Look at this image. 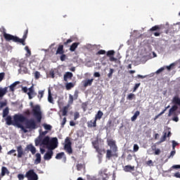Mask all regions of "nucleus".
I'll list each match as a JSON object with an SVG mask.
<instances>
[{
	"label": "nucleus",
	"instance_id": "obj_1",
	"mask_svg": "<svg viewBox=\"0 0 180 180\" xmlns=\"http://www.w3.org/2000/svg\"><path fill=\"white\" fill-rule=\"evenodd\" d=\"M33 116L35 117L36 120L33 119L27 120L25 121L26 129H30L31 130H36L39 129V125L37 123H41V110H40V105H37L34 108H32Z\"/></svg>",
	"mask_w": 180,
	"mask_h": 180
},
{
	"label": "nucleus",
	"instance_id": "obj_2",
	"mask_svg": "<svg viewBox=\"0 0 180 180\" xmlns=\"http://www.w3.org/2000/svg\"><path fill=\"white\" fill-rule=\"evenodd\" d=\"M27 33H29V28H27L26 30L24 32V34L22 38L20 39L19 37L13 36L11 34L4 32V37L6 41H13L14 43H20L22 46H26V39H27Z\"/></svg>",
	"mask_w": 180,
	"mask_h": 180
},
{
	"label": "nucleus",
	"instance_id": "obj_3",
	"mask_svg": "<svg viewBox=\"0 0 180 180\" xmlns=\"http://www.w3.org/2000/svg\"><path fill=\"white\" fill-rule=\"evenodd\" d=\"M16 150L18 152L17 158H22V157H25L26 154L25 151H27V153H29V151H30L32 155H34L37 151L36 147H34L32 143L27 145L25 150H23V147H22V145L16 146Z\"/></svg>",
	"mask_w": 180,
	"mask_h": 180
},
{
	"label": "nucleus",
	"instance_id": "obj_4",
	"mask_svg": "<svg viewBox=\"0 0 180 180\" xmlns=\"http://www.w3.org/2000/svg\"><path fill=\"white\" fill-rule=\"evenodd\" d=\"M41 144L46 146L48 150H56L58 147V139L56 137L50 139V136H46L42 139Z\"/></svg>",
	"mask_w": 180,
	"mask_h": 180
},
{
	"label": "nucleus",
	"instance_id": "obj_5",
	"mask_svg": "<svg viewBox=\"0 0 180 180\" xmlns=\"http://www.w3.org/2000/svg\"><path fill=\"white\" fill-rule=\"evenodd\" d=\"M13 119L17 127H18V129H22L24 131V133H27V131L26 129H25V127H23V125L20 124L25 123V122L27 120V118L22 114H15L13 115Z\"/></svg>",
	"mask_w": 180,
	"mask_h": 180
},
{
	"label": "nucleus",
	"instance_id": "obj_6",
	"mask_svg": "<svg viewBox=\"0 0 180 180\" xmlns=\"http://www.w3.org/2000/svg\"><path fill=\"white\" fill-rule=\"evenodd\" d=\"M172 103H174V105L169 109L168 117L172 116L174 115V112H176V110H178V105L180 106V98L179 96H174L172 99Z\"/></svg>",
	"mask_w": 180,
	"mask_h": 180
},
{
	"label": "nucleus",
	"instance_id": "obj_7",
	"mask_svg": "<svg viewBox=\"0 0 180 180\" xmlns=\"http://www.w3.org/2000/svg\"><path fill=\"white\" fill-rule=\"evenodd\" d=\"M162 29H164L163 25H155V26L152 27L150 29V31L155 32H153V34H154V36L155 37H158L159 36H161V34H162V31H161V30H162Z\"/></svg>",
	"mask_w": 180,
	"mask_h": 180
},
{
	"label": "nucleus",
	"instance_id": "obj_8",
	"mask_svg": "<svg viewBox=\"0 0 180 180\" xmlns=\"http://www.w3.org/2000/svg\"><path fill=\"white\" fill-rule=\"evenodd\" d=\"M119 157V155L117 153V150H112V149H108L106 150V155L105 158L106 160H112V158H117Z\"/></svg>",
	"mask_w": 180,
	"mask_h": 180
},
{
	"label": "nucleus",
	"instance_id": "obj_9",
	"mask_svg": "<svg viewBox=\"0 0 180 180\" xmlns=\"http://www.w3.org/2000/svg\"><path fill=\"white\" fill-rule=\"evenodd\" d=\"M72 143L70 140V137H66L65 139V146H64V150L69 154V155H71L72 154V148L71 147Z\"/></svg>",
	"mask_w": 180,
	"mask_h": 180
},
{
	"label": "nucleus",
	"instance_id": "obj_10",
	"mask_svg": "<svg viewBox=\"0 0 180 180\" xmlns=\"http://www.w3.org/2000/svg\"><path fill=\"white\" fill-rule=\"evenodd\" d=\"M25 177L27 178V180H38L39 176L37 174L34 172V170L30 169L28 172H26Z\"/></svg>",
	"mask_w": 180,
	"mask_h": 180
},
{
	"label": "nucleus",
	"instance_id": "obj_11",
	"mask_svg": "<svg viewBox=\"0 0 180 180\" xmlns=\"http://www.w3.org/2000/svg\"><path fill=\"white\" fill-rule=\"evenodd\" d=\"M107 144L110 147V150H117V145H116V141L113 139L108 138Z\"/></svg>",
	"mask_w": 180,
	"mask_h": 180
},
{
	"label": "nucleus",
	"instance_id": "obj_12",
	"mask_svg": "<svg viewBox=\"0 0 180 180\" xmlns=\"http://www.w3.org/2000/svg\"><path fill=\"white\" fill-rule=\"evenodd\" d=\"M28 91H29V92H27V94L28 95L29 99H33V98H34V96H36L37 95V93H36V91H34V87H33V86L30 87L28 89Z\"/></svg>",
	"mask_w": 180,
	"mask_h": 180
},
{
	"label": "nucleus",
	"instance_id": "obj_13",
	"mask_svg": "<svg viewBox=\"0 0 180 180\" xmlns=\"http://www.w3.org/2000/svg\"><path fill=\"white\" fill-rule=\"evenodd\" d=\"M107 57L110 58V61H117V59L116 58H115V51L113 50H110L108 51L106 53Z\"/></svg>",
	"mask_w": 180,
	"mask_h": 180
},
{
	"label": "nucleus",
	"instance_id": "obj_14",
	"mask_svg": "<svg viewBox=\"0 0 180 180\" xmlns=\"http://www.w3.org/2000/svg\"><path fill=\"white\" fill-rule=\"evenodd\" d=\"M53 150H48L44 155V160L45 161H50L51 158H53Z\"/></svg>",
	"mask_w": 180,
	"mask_h": 180
},
{
	"label": "nucleus",
	"instance_id": "obj_15",
	"mask_svg": "<svg viewBox=\"0 0 180 180\" xmlns=\"http://www.w3.org/2000/svg\"><path fill=\"white\" fill-rule=\"evenodd\" d=\"M19 84H20V82L17 81L11 84L9 86H7L8 88H9V92H12L13 94V92H15V90L16 89V86L19 85Z\"/></svg>",
	"mask_w": 180,
	"mask_h": 180
},
{
	"label": "nucleus",
	"instance_id": "obj_16",
	"mask_svg": "<svg viewBox=\"0 0 180 180\" xmlns=\"http://www.w3.org/2000/svg\"><path fill=\"white\" fill-rule=\"evenodd\" d=\"M11 172L8 169V168L5 166H3L1 167V172L0 174V178H3V176H5L6 175H9Z\"/></svg>",
	"mask_w": 180,
	"mask_h": 180
},
{
	"label": "nucleus",
	"instance_id": "obj_17",
	"mask_svg": "<svg viewBox=\"0 0 180 180\" xmlns=\"http://www.w3.org/2000/svg\"><path fill=\"white\" fill-rule=\"evenodd\" d=\"M6 123L8 126H11V124L13 126H16L15 122V120H13V121L12 120V117L11 115H8V116L6 117Z\"/></svg>",
	"mask_w": 180,
	"mask_h": 180
},
{
	"label": "nucleus",
	"instance_id": "obj_18",
	"mask_svg": "<svg viewBox=\"0 0 180 180\" xmlns=\"http://www.w3.org/2000/svg\"><path fill=\"white\" fill-rule=\"evenodd\" d=\"M73 76H74V75H72V72H67L63 75V79H64V81H65V82H67V81H68V79H72Z\"/></svg>",
	"mask_w": 180,
	"mask_h": 180
},
{
	"label": "nucleus",
	"instance_id": "obj_19",
	"mask_svg": "<svg viewBox=\"0 0 180 180\" xmlns=\"http://www.w3.org/2000/svg\"><path fill=\"white\" fill-rule=\"evenodd\" d=\"M92 82H94V79L83 80V86L84 88H86V86H91V85H92Z\"/></svg>",
	"mask_w": 180,
	"mask_h": 180
},
{
	"label": "nucleus",
	"instance_id": "obj_20",
	"mask_svg": "<svg viewBox=\"0 0 180 180\" xmlns=\"http://www.w3.org/2000/svg\"><path fill=\"white\" fill-rule=\"evenodd\" d=\"M6 94H8V86H5L4 88L0 87V99L2 98Z\"/></svg>",
	"mask_w": 180,
	"mask_h": 180
},
{
	"label": "nucleus",
	"instance_id": "obj_21",
	"mask_svg": "<svg viewBox=\"0 0 180 180\" xmlns=\"http://www.w3.org/2000/svg\"><path fill=\"white\" fill-rule=\"evenodd\" d=\"M61 158H64L65 162L67 161V157H65V153L64 152L59 153L56 155V160H61Z\"/></svg>",
	"mask_w": 180,
	"mask_h": 180
},
{
	"label": "nucleus",
	"instance_id": "obj_22",
	"mask_svg": "<svg viewBox=\"0 0 180 180\" xmlns=\"http://www.w3.org/2000/svg\"><path fill=\"white\" fill-rule=\"evenodd\" d=\"M36 159L34 160V164L37 165V164H40L41 162V155L40 153L35 154Z\"/></svg>",
	"mask_w": 180,
	"mask_h": 180
},
{
	"label": "nucleus",
	"instance_id": "obj_23",
	"mask_svg": "<svg viewBox=\"0 0 180 180\" xmlns=\"http://www.w3.org/2000/svg\"><path fill=\"white\" fill-rule=\"evenodd\" d=\"M87 127H89V129H92V127H96V121L94 120L87 122Z\"/></svg>",
	"mask_w": 180,
	"mask_h": 180
},
{
	"label": "nucleus",
	"instance_id": "obj_24",
	"mask_svg": "<svg viewBox=\"0 0 180 180\" xmlns=\"http://www.w3.org/2000/svg\"><path fill=\"white\" fill-rule=\"evenodd\" d=\"M124 172H131V171H134V166L131 165H126L124 167Z\"/></svg>",
	"mask_w": 180,
	"mask_h": 180
},
{
	"label": "nucleus",
	"instance_id": "obj_25",
	"mask_svg": "<svg viewBox=\"0 0 180 180\" xmlns=\"http://www.w3.org/2000/svg\"><path fill=\"white\" fill-rule=\"evenodd\" d=\"M102 116H103V112L101 110H98L97 114L95 115V121L98 122V120H101V119H102Z\"/></svg>",
	"mask_w": 180,
	"mask_h": 180
},
{
	"label": "nucleus",
	"instance_id": "obj_26",
	"mask_svg": "<svg viewBox=\"0 0 180 180\" xmlns=\"http://www.w3.org/2000/svg\"><path fill=\"white\" fill-rule=\"evenodd\" d=\"M56 54H64V46L59 45L56 51Z\"/></svg>",
	"mask_w": 180,
	"mask_h": 180
},
{
	"label": "nucleus",
	"instance_id": "obj_27",
	"mask_svg": "<svg viewBox=\"0 0 180 180\" xmlns=\"http://www.w3.org/2000/svg\"><path fill=\"white\" fill-rule=\"evenodd\" d=\"M139 116H140V111L137 110L135 112L134 115L131 117V122H136Z\"/></svg>",
	"mask_w": 180,
	"mask_h": 180
},
{
	"label": "nucleus",
	"instance_id": "obj_28",
	"mask_svg": "<svg viewBox=\"0 0 180 180\" xmlns=\"http://www.w3.org/2000/svg\"><path fill=\"white\" fill-rule=\"evenodd\" d=\"M79 45V42H75L73 43L70 48V50L71 51H75V49H77V47H78V46Z\"/></svg>",
	"mask_w": 180,
	"mask_h": 180
},
{
	"label": "nucleus",
	"instance_id": "obj_29",
	"mask_svg": "<svg viewBox=\"0 0 180 180\" xmlns=\"http://www.w3.org/2000/svg\"><path fill=\"white\" fill-rule=\"evenodd\" d=\"M70 108V105H68L63 108L62 110V115L63 116H67V113H68V108Z\"/></svg>",
	"mask_w": 180,
	"mask_h": 180
},
{
	"label": "nucleus",
	"instance_id": "obj_30",
	"mask_svg": "<svg viewBox=\"0 0 180 180\" xmlns=\"http://www.w3.org/2000/svg\"><path fill=\"white\" fill-rule=\"evenodd\" d=\"M48 102L49 103H54V99L53 98V96H51V91L50 90H49Z\"/></svg>",
	"mask_w": 180,
	"mask_h": 180
},
{
	"label": "nucleus",
	"instance_id": "obj_31",
	"mask_svg": "<svg viewBox=\"0 0 180 180\" xmlns=\"http://www.w3.org/2000/svg\"><path fill=\"white\" fill-rule=\"evenodd\" d=\"M136 99V95L133 93H130L127 96V101H133Z\"/></svg>",
	"mask_w": 180,
	"mask_h": 180
},
{
	"label": "nucleus",
	"instance_id": "obj_32",
	"mask_svg": "<svg viewBox=\"0 0 180 180\" xmlns=\"http://www.w3.org/2000/svg\"><path fill=\"white\" fill-rule=\"evenodd\" d=\"M113 72H115V69L110 68L109 73L107 75L110 79H112V77H113Z\"/></svg>",
	"mask_w": 180,
	"mask_h": 180
},
{
	"label": "nucleus",
	"instance_id": "obj_33",
	"mask_svg": "<svg viewBox=\"0 0 180 180\" xmlns=\"http://www.w3.org/2000/svg\"><path fill=\"white\" fill-rule=\"evenodd\" d=\"M7 155H13V157H16V150L12 149L10 151L7 152Z\"/></svg>",
	"mask_w": 180,
	"mask_h": 180
},
{
	"label": "nucleus",
	"instance_id": "obj_34",
	"mask_svg": "<svg viewBox=\"0 0 180 180\" xmlns=\"http://www.w3.org/2000/svg\"><path fill=\"white\" fill-rule=\"evenodd\" d=\"M91 144H92L94 148H95V149L98 148V147H99V141H98V140L93 141L91 142Z\"/></svg>",
	"mask_w": 180,
	"mask_h": 180
},
{
	"label": "nucleus",
	"instance_id": "obj_35",
	"mask_svg": "<svg viewBox=\"0 0 180 180\" xmlns=\"http://www.w3.org/2000/svg\"><path fill=\"white\" fill-rule=\"evenodd\" d=\"M9 115V108L6 107L4 110H3V117H6Z\"/></svg>",
	"mask_w": 180,
	"mask_h": 180
},
{
	"label": "nucleus",
	"instance_id": "obj_36",
	"mask_svg": "<svg viewBox=\"0 0 180 180\" xmlns=\"http://www.w3.org/2000/svg\"><path fill=\"white\" fill-rule=\"evenodd\" d=\"M18 71L20 74H27V68L25 67L21 68Z\"/></svg>",
	"mask_w": 180,
	"mask_h": 180
},
{
	"label": "nucleus",
	"instance_id": "obj_37",
	"mask_svg": "<svg viewBox=\"0 0 180 180\" xmlns=\"http://www.w3.org/2000/svg\"><path fill=\"white\" fill-rule=\"evenodd\" d=\"M8 105V101L5 100L4 101H0V109H4L5 106Z\"/></svg>",
	"mask_w": 180,
	"mask_h": 180
},
{
	"label": "nucleus",
	"instance_id": "obj_38",
	"mask_svg": "<svg viewBox=\"0 0 180 180\" xmlns=\"http://www.w3.org/2000/svg\"><path fill=\"white\" fill-rule=\"evenodd\" d=\"M87 108H88V102H84L82 103V108L83 109L84 112H86Z\"/></svg>",
	"mask_w": 180,
	"mask_h": 180
},
{
	"label": "nucleus",
	"instance_id": "obj_39",
	"mask_svg": "<svg viewBox=\"0 0 180 180\" xmlns=\"http://www.w3.org/2000/svg\"><path fill=\"white\" fill-rule=\"evenodd\" d=\"M41 141H42V138H40V139H39V137L37 138L34 141L36 147H37L38 146H40V143H41Z\"/></svg>",
	"mask_w": 180,
	"mask_h": 180
},
{
	"label": "nucleus",
	"instance_id": "obj_40",
	"mask_svg": "<svg viewBox=\"0 0 180 180\" xmlns=\"http://www.w3.org/2000/svg\"><path fill=\"white\" fill-rule=\"evenodd\" d=\"M71 88H74V84H72V83H71V82L68 83V84H66V89H67L68 91H70V89H71Z\"/></svg>",
	"mask_w": 180,
	"mask_h": 180
},
{
	"label": "nucleus",
	"instance_id": "obj_41",
	"mask_svg": "<svg viewBox=\"0 0 180 180\" xmlns=\"http://www.w3.org/2000/svg\"><path fill=\"white\" fill-rule=\"evenodd\" d=\"M163 133H164V134L160 139V143H164V141H165V140H167V132H163Z\"/></svg>",
	"mask_w": 180,
	"mask_h": 180
},
{
	"label": "nucleus",
	"instance_id": "obj_42",
	"mask_svg": "<svg viewBox=\"0 0 180 180\" xmlns=\"http://www.w3.org/2000/svg\"><path fill=\"white\" fill-rule=\"evenodd\" d=\"M34 77L35 79H39V78H40V77H41L40 72L36 71L34 73Z\"/></svg>",
	"mask_w": 180,
	"mask_h": 180
},
{
	"label": "nucleus",
	"instance_id": "obj_43",
	"mask_svg": "<svg viewBox=\"0 0 180 180\" xmlns=\"http://www.w3.org/2000/svg\"><path fill=\"white\" fill-rule=\"evenodd\" d=\"M68 103H70V105H72V103H74V96H72L71 94L69 95Z\"/></svg>",
	"mask_w": 180,
	"mask_h": 180
},
{
	"label": "nucleus",
	"instance_id": "obj_44",
	"mask_svg": "<svg viewBox=\"0 0 180 180\" xmlns=\"http://www.w3.org/2000/svg\"><path fill=\"white\" fill-rule=\"evenodd\" d=\"M44 127L45 130H51V129H53V127L51 125L47 124H44Z\"/></svg>",
	"mask_w": 180,
	"mask_h": 180
},
{
	"label": "nucleus",
	"instance_id": "obj_45",
	"mask_svg": "<svg viewBox=\"0 0 180 180\" xmlns=\"http://www.w3.org/2000/svg\"><path fill=\"white\" fill-rule=\"evenodd\" d=\"M180 165H174L172 167H170L169 171H172V169H179Z\"/></svg>",
	"mask_w": 180,
	"mask_h": 180
},
{
	"label": "nucleus",
	"instance_id": "obj_46",
	"mask_svg": "<svg viewBox=\"0 0 180 180\" xmlns=\"http://www.w3.org/2000/svg\"><path fill=\"white\" fill-rule=\"evenodd\" d=\"M163 67H165V69L167 68V70H168V71H171V69L173 67H175V63H172L169 66H163Z\"/></svg>",
	"mask_w": 180,
	"mask_h": 180
},
{
	"label": "nucleus",
	"instance_id": "obj_47",
	"mask_svg": "<svg viewBox=\"0 0 180 180\" xmlns=\"http://www.w3.org/2000/svg\"><path fill=\"white\" fill-rule=\"evenodd\" d=\"M38 94H39L38 98L39 99H41V98H43V96H44V91H39Z\"/></svg>",
	"mask_w": 180,
	"mask_h": 180
},
{
	"label": "nucleus",
	"instance_id": "obj_48",
	"mask_svg": "<svg viewBox=\"0 0 180 180\" xmlns=\"http://www.w3.org/2000/svg\"><path fill=\"white\" fill-rule=\"evenodd\" d=\"M47 133H48L47 131L40 132L39 136H38V139H43V136H46V134H47Z\"/></svg>",
	"mask_w": 180,
	"mask_h": 180
},
{
	"label": "nucleus",
	"instance_id": "obj_49",
	"mask_svg": "<svg viewBox=\"0 0 180 180\" xmlns=\"http://www.w3.org/2000/svg\"><path fill=\"white\" fill-rule=\"evenodd\" d=\"M76 167H77V171H81L82 169V168H84V165H82L81 163L77 164Z\"/></svg>",
	"mask_w": 180,
	"mask_h": 180
},
{
	"label": "nucleus",
	"instance_id": "obj_50",
	"mask_svg": "<svg viewBox=\"0 0 180 180\" xmlns=\"http://www.w3.org/2000/svg\"><path fill=\"white\" fill-rule=\"evenodd\" d=\"M139 148H140V147H139V145L135 143L134 145V153H137V151H139Z\"/></svg>",
	"mask_w": 180,
	"mask_h": 180
},
{
	"label": "nucleus",
	"instance_id": "obj_51",
	"mask_svg": "<svg viewBox=\"0 0 180 180\" xmlns=\"http://www.w3.org/2000/svg\"><path fill=\"white\" fill-rule=\"evenodd\" d=\"M65 123H67V118L64 117L63 119V121L61 122V128L63 129L64 127V126L65 125Z\"/></svg>",
	"mask_w": 180,
	"mask_h": 180
},
{
	"label": "nucleus",
	"instance_id": "obj_52",
	"mask_svg": "<svg viewBox=\"0 0 180 180\" xmlns=\"http://www.w3.org/2000/svg\"><path fill=\"white\" fill-rule=\"evenodd\" d=\"M164 70H165V67H162L160 69H158L156 72L155 74H160V72H162V71H164Z\"/></svg>",
	"mask_w": 180,
	"mask_h": 180
},
{
	"label": "nucleus",
	"instance_id": "obj_53",
	"mask_svg": "<svg viewBox=\"0 0 180 180\" xmlns=\"http://www.w3.org/2000/svg\"><path fill=\"white\" fill-rule=\"evenodd\" d=\"M95 150H96V153H98V154H99V155H102L103 151H102V149H101L99 148V146L98 148H96Z\"/></svg>",
	"mask_w": 180,
	"mask_h": 180
},
{
	"label": "nucleus",
	"instance_id": "obj_54",
	"mask_svg": "<svg viewBox=\"0 0 180 180\" xmlns=\"http://www.w3.org/2000/svg\"><path fill=\"white\" fill-rule=\"evenodd\" d=\"M66 58H67V56L63 53L60 58V61H65Z\"/></svg>",
	"mask_w": 180,
	"mask_h": 180
},
{
	"label": "nucleus",
	"instance_id": "obj_55",
	"mask_svg": "<svg viewBox=\"0 0 180 180\" xmlns=\"http://www.w3.org/2000/svg\"><path fill=\"white\" fill-rule=\"evenodd\" d=\"M78 94H79V92L78 91V90H76L74 94V99L75 100L78 99Z\"/></svg>",
	"mask_w": 180,
	"mask_h": 180
},
{
	"label": "nucleus",
	"instance_id": "obj_56",
	"mask_svg": "<svg viewBox=\"0 0 180 180\" xmlns=\"http://www.w3.org/2000/svg\"><path fill=\"white\" fill-rule=\"evenodd\" d=\"M18 178L19 180H24L25 176L22 174H18Z\"/></svg>",
	"mask_w": 180,
	"mask_h": 180
},
{
	"label": "nucleus",
	"instance_id": "obj_57",
	"mask_svg": "<svg viewBox=\"0 0 180 180\" xmlns=\"http://www.w3.org/2000/svg\"><path fill=\"white\" fill-rule=\"evenodd\" d=\"M70 43H72V39H68L66 41L64 42V45L68 46V44H70Z\"/></svg>",
	"mask_w": 180,
	"mask_h": 180
},
{
	"label": "nucleus",
	"instance_id": "obj_58",
	"mask_svg": "<svg viewBox=\"0 0 180 180\" xmlns=\"http://www.w3.org/2000/svg\"><path fill=\"white\" fill-rule=\"evenodd\" d=\"M5 77V72L0 73V82H2V80Z\"/></svg>",
	"mask_w": 180,
	"mask_h": 180
},
{
	"label": "nucleus",
	"instance_id": "obj_59",
	"mask_svg": "<svg viewBox=\"0 0 180 180\" xmlns=\"http://www.w3.org/2000/svg\"><path fill=\"white\" fill-rule=\"evenodd\" d=\"M139 86H140V83L136 84L134 87L133 92H136V91H137V89L139 88Z\"/></svg>",
	"mask_w": 180,
	"mask_h": 180
},
{
	"label": "nucleus",
	"instance_id": "obj_60",
	"mask_svg": "<svg viewBox=\"0 0 180 180\" xmlns=\"http://www.w3.org/2000/svg\"><path fill=\"white\" fill-rule=\"evenodd\" d=\"M172 148H173V150H175V147H176L178 143L175 141H172Z\"/></svg>",
	"mask_w": 180,
	"mask_h": 180
},
{
	"label": "nucleus",
	"instance_id": "obj_61",
	"mask_svg": "<svg viewBox=\"0 0 180 180\" xmlns=\"http://www.w3.org/2000/svg\"><path fill=\"white\" fill-rule=\"evenodd\" d=\"M79 117V112H75L74 115V120H77Z\"/></svg>",
	"mask_w": 180,
	"mask_h": 180
},
{
	"label": "nucleus",
	"instance_id": "obj_62",
	"mask_svg": "<svg viewBox=\"0 0 180 180\" xmlns=\"http://www.w3.org/2000/svg\"><path fill=\"white\" fill-rule=\"evenodd\" d=\"M22 91L24 92V94H27L29 89H27V87L26 86H24V87H22Z\"/></svg>",
	"mask_w": 180,
	"mask_h": 180
},
{
	"label": "nucleus",
	"instance_id": "obj_63",
	"mask_svg": "<svg viewBox=\"0 0 180 180\" xmlns=\"http://www.w3.org/2000/svg\"><path fill=\"white\" fill-rule=\"evenodd\" d=\"M97 54H106V51L101 49L98 51Z\"/></svg>",
	"mask_w": 180,
	"mask_h": 180
},
{
	"label": "nucleus",
	"instance_id": "obj_64",
	"mask_svg": "<svg viewBox=\"0 0 180 180\" xmlns=\"http://www.w3.org/2000/svg\"><path fill=\"white\" fill-rule=\"evenodd\" d=\"M173 176H174L175 178H180V172H176Z\"/></svg>",
	"mask_w": 180,
	"mask_h": 180
}]
</instances>
